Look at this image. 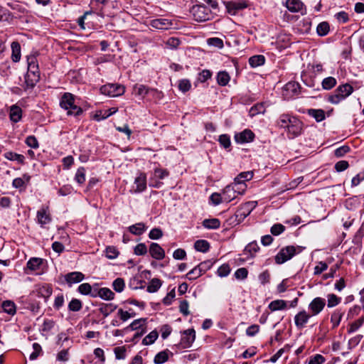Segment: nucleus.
Masks as SVG:
<instances>
[{"label":"nucleus","instance_id":"11","mask_svg":"<svg viewBox=\"0 0 364 364\" xmlns=\"http://www.w3.org/2000/svg\"><path fill=\"white\" fill-rule=\"evenodd\" d=\"M40 80L39 68H28L25 76V83L27 88H33Z\"/></svg>","mask_w":364,"mask_h":364},{"label":"nucleus","instance_id":"32","mask_svg":"<svg viewBox=\"0 0 364 364\" xmlns=\"http://www.w3.org/2000/svg\"><path fill=\"white\" fill-rule=\"evenodd\" d=\"M150 91H155L153 89H149L148 87L144 85H135L133 88V92L134 95L144 97Z\"/></svg>","mask_w":364,"mask_h":364},{"label":"nucleus","instance_id":"41","mask_svg":"<svg viewBox=\"0 0 364 364\" xmlns=\"http://www.w3.org/2000/svg\"><path fill=\"white\" fill-rule=\"evenodd\" d=\"M265 107L264 103H257L252 106L249 110V114L253 117L259 114H264L265 112Z\"/></svg>","mask_w":364,"mask_h":364},{"label":"nucleus","instance_id":"20","mask_svg":"<svg viewBox=\"0 0 364 364\" xmlns=\"http://www.w3.org/2000/svg\"><path fill=\"white\" fill-rule=\"evenodd\" d=\"M84 278L85 275L80 272H70L65 276V280L70 286L73 284L80 282Z\"/></svg>","mask_w":364,"mask_h":364},{"label":"nucleus","instance_id":"18","mask_svg":"<svg viewBox=\"0 0 364 364\" xmlns=\"http://www.w3.org/2000/svg\"><path fill=\"white\" fill-rule=\"evenodd\" d=\"M149 252L155 259L161 260L165 257V251L158 243L152 242L149 246Z\"/></svg>","mask_w":364,"mask_h":364},{"label":"nucleus","instance_id":"51","mask_svg":"<svg viewBox=\"0 0 364 364\" xmlns=\"http://www.w3.org/2000/svg\"><path fill=\"white\" fill-rule=\"evenodd\" d=\"M105 255L108 259H113L118 257L119 252L114 246H108L105 249Z\"/></svg>","mask_w":364,"mask_h":364},{"label":"nucleus","instance_id":"39","mask_svg":"<svg viewBox=\"0 0 364 364\" xmlns=\"http://www.w3.org/2000/svg\"><path fill=\"white\" fill-rule=\"evenodd\" d=\"M77 291L82 295H90L95 294V290L92 291V286L89 283H82L77 287Z\"/></svg>","mask_w":364,"mask_h":364},{"label":"nucleus","instance_id":"62","mask_svg":"<svg viewBox=\"0 0 364 364\" xmlns=\"http://www.w3.org/2000/svg\"><path fill=\"white\" fill-rule=\"evenodd\" d=\"M234 275L238 280L245 279L248 276V270L245 267H240L235 271Z\"/></svg>","mask_w":364,"mask_h":364},{"label":"nucleus","instance_id":"21","mask_svg":"<svg viewBox=\"0 0 364 364\" xmlns=\"http://www.w3.org/2000/svg\"><path fill=\"white\" fill-rule=\"evenodd\" d=\"M151 26L156 29L166 30L172 26V23L168 19L156 18L151 21Z\"/></svg>","mask_w":364,"mask_h":364},{"label":"nucleus","instance_id":"55","mask_svg":"<svg viewBox=\"0 0 364 364\" xmlns=\"http://www.w3.org/2000/svg\"><path fill=\"white\" fill-rule=\"evenodd\" d=\"M33 353L30 355V360H34L36 359H37V358L41 355V354H43V350H42V348L41 346V345L38 343H34L33 344Z\"/></svg>","mask_w":364,"mask_h":364},{"label":"nucleus","instance_id":"9","mask_svg":"<svg viewBox=\"0 0 364 364\" xmlns=\"http://www.w3.org/2000/svg\"><path fill=\"white\" fill-rule=\"evenodd\" d=\"M256 206V202L249 201L242 204L235 212L236 218H239V221L243 220L248 216Z\"/></svg>","mask_w":364,"mask_h":364},{"label":"nucleus","instance_id":"56","mask_svg":"<svg viewBox=\"0 0 364 364\" xmlns=\"http://www.w3.org/2000/svg\"><path fill=\"white\" fill-rule=\"evenodd\" d=\"M336 85V80L333 77H328L323 80L322 87L325 90H330Z\"/></svg>","mask_w":364,"mask_h":364},{"label":"nucleus","instance_id":"27","mask_svg":"<svg viewBox=\"0 0 364 364\" xmlns=\"http://www.w3.org/2000/svg\"><path fill=\"white\" fill-rule=\"evenodd\" d=\"M10 119L14 122H18L22 117V109L20 107L14 105L10 107L9 111Z\"/></svg>","mask_w":364,"mask_h":364},{"label":"nucleus","instance_id":"22","mask_svg":"<svg viewBox=\"0 0 364 364\" xmlns=\"http://www.w3.org/2000/svg\"><path fill=\"white\" fill-rule=\"evenodd\" d=\"M31 180V176L25 173L23 175L22 178H16L13 180L12 186L15 188H18L20 190H25L26 188V183H29Z\"/></svg>","mask_w":364,"mask_h":364},{"label":"nucleus","instance_id":"17","mask_svg":"<svg viewBox=\"0 0 364 364\" xmlns=\"http://www.w3.org/2000/svg\"><path fill=\"white\" fill-rule=\"evenodd\" d=\"M134 193H141L146 189V175L145 173L139 172L134 179Z\"/></svg>","mask_w":364,"mask_h":364},{"label":"nucleus","instance_id":"19","mask_svg":"<svg viewBox=\"0 0 364 364\" xmlns=\"http://www.w3.org/2000/svg\"><path fill=\"white\" fill-rule=\"evenodd\" d=\"M114 293L109 288L102 287L98 290H95V294H92V297L100 296L101 299L110 301L114 299Z\"/></svg>","mask_w":364,"mask_h":364},{"label":"nucleus","instance_id":"33","mask_svg":"<svg viewBox=\"0 0 364 364\" xmlns=\"http://www.w3.org/2000/svg\"><path fill=\"white\" fill-rule=\"evenodd\" d=\"M42 263V259L38 257H32L27 262L26 268L30 271H36L40 269Z\"/></svg>","mask_w":364,"mask_h":364},{"label":"nucleus","instance_id":"36","mask_svg":"<svg viewBox=\"0 0 364 364\" xmlns=\"http://www.w3.org/2000/svg\"><path fill=\"white\" fill-rule=\"evenodd\" d=\"M202 225L207 229H218L220 227V221L218 218L205 219Z\"/></svg>","mask_w":364,"mask_h":364},{"label":"nucleus","instance_id":"16","mask_svg":"<svg viewBox=\"0 0 364 364\" xmlns=\"http://www.w3.org/2000/svg\"><path fill=\"white\" fill-rule=\"evenodd\" d=\"M52 218L49 213L48 208L43 207L37 212V221L43 227L51 222Z\"/></svg>","mask_w":364,"mask_h":364},{"label":"nucleus","instance_id":"28","mask_svg":"<svg viewBox=\"0 0 364 364\" xmlns=\"http://www.w3.org/2000/svg\"><path fill=\"white\" fill-rule=\"evenodd\" d=\"M117 308V306L112 304H101L99 307V311L104 316L105 318L107 317L110 314L114 312Z\"/></svg>","mask_w":364,"mask_h":364},{"label":"nucleus","instance_id":"60","mask_svg":"<svg viewBox=\"0 0 364 364\" xmlns=\"http://www.w3.org/2000/svg\"><path fill=\"white\" fill-rule=\"evenodd\" d=\"M286 228L282 224L277 223L271 227L270 232L273 235L277 236L284 232Z\"/></svg>","mask_w":364,"mask_h":364},{"label":"nucleus","instance_id":"13","mask_svg":"<svg viewBox=\"0 0 364 364\" xmlns=\"http://www.w3.org/2000/svg\"><path fill=\"white\" fill-rule=\"evenodd\" d=\"M285 6L291 13L306 14V7L304 3L300 0H287Z\"/></svg>","mask_w":364,"mask_h":364},{"label":"nucleus","instance_id":"58","mask_svg":"<svg viewBox=\"0 0 364 364\" xmlns=\"http://www.w3.org/2000/svg\"><path fill=\"white\" fill-rule=\"evenodd\" d=\"M148 252L146 245L144 243H139L134 248V253L136 255H145Z\"/></svg>","mask_w":364,"mask_h":364},{"label":"nucleus","instance_id":"2","mask_svg":"<svg viewBox=\"0 0 364 364\" xmlns=\"http://www.w3.org/2000/svg\"><path fill=\"white\" fill-rule=\"evenodd\" d=\"M74 95L71 93H65L60 100V106L62 108L68 110V114L78 116L82 113L81 107L74 104Z\"/></svg>","mask_w":364,"mask_h":364},{"label":"nucleus","instance_id":"43","mask_svg":"<svg viewBox=\"0 0 364 364\" xmlns=\"http://www.w3.org/2000/svg\"><path fill=\"white\" fill-rule=\"evenodd\" d=\"M3 311L10 315H14L16 311V308L14 302L6 300L2 303Z\"/></svg>","mask_w":364,"mask_h":364},{"label":"nucleus","instance_id":"38","mask_svg":"<svg viewBox=\"0 0 364 364\" xmlns=\"http://www.w3.org/2000/svg\"><path fill=\"white\" fill-rule=\"evenodd\" d=\"M68 309L70 311H80L82 309V302L79 299L73 298L69 302Z\"/></svg>","mask_w":364,"mask_h":364},{"label":"nucleus","instance_id":"40","mask_svg":"<svg viewBox=\"0 0 364 364\" xmlns=\"http://www.w3.org/2000/svg\"><path fill=\"white\" fill-rule=\"evenodd\" d=\"M259 247L256 241L250 242L245 248L244 253H249L250 257L252 258L255 256V254L259 251Z\"/></svg>","mask_w":364,"mask_h":364},{"label":"nucleus","instance_id":"59","mask_svg":"<svg viewBox=\"0 0 364 364\" xmlns=\"http://www.w3.org/2000/svg\"><path fill=\"white\" fill-rule=\"evenodd\" d=\"M231 271L230 267L228 264H223L217 270V274L220 277L228 276Z\"/></svg>","mask_w":364,"mask_h":364},{"label":"nucleus","instance_id":"44","mask_svg":"<svg viewBox=\"0 0 364 364\" xmlns=\"http://www.w3.org/2000/svg\"><path fill=\"white\" fill-rule=\"evenodd\" d=\"M265 62V58L262 55L252 56L249 58V64L252 68L262 65Z\"/></svg>","mask_w":364,"mask_h":364},{"label":"nucleus","instance_id":"53","mask_svg":"<svg viewBox=\"0 0 364 364\" xmlns=\"http://www.w3.org/2000/svg\"><path fill=\"white\" fill-rule=\"evenodd\" d=\"M112 287L117 292H122L125 287L124 279L118 277L112 282Z\"/></svg>","mask_w":364,"mask_h":364},{"label":"nucleus","instance_id":"37","mask_svg":"<svg viewBox=\"0 0 364 364\" xmlns=\"http://www.w3.org/2000/svg\"><path fill=\"white\" fill-rule=\"evenodd\" d=\"M162 285V281L158 278H154L147 286L146 291L149 293L156 292Z\"/></svg>","mask_w":364,"mask_h":364},{"label":"nucleus","instance_id":"49","mask_svg":"<svg viewBox=\"0 0 364 364\" xmlns=\"http://www.w3.org/2000/svg\"><path fill=\"white\" fill-rule=\"evenodd\" d=\"M85 173L86 170L84 167L77 168L75 175V180L78 184L82 185L85 182Z\"/></svg>","mask_w":364,"mask_h":364},{"label":"nucleus","instance_id":"5","mask_svg":"<svg viewBox=\"0 0 364 364\" xmlns=\"http://www.w3.org/2000/svg\"><path fill=\"white\" fill-rule=\"evenodd\" d=\"M52 294V285L50 284L43 283L36 284L33 290L31 293V296H36L39 298H43L44 301L46 303L48 302Z\"/></svg>","mask_w":364,"mask_h":364},{"label":"nucleus","instance_id":"25","mask_svg":"<svg viewBox=\"0 0 364 364\" xmlns=\"http://www.w3.org/2000/svg\"><path fill=\"white\" fill-rule=\"evenodd\" d=\"M253 175L252 171L242 172L235 178L234 182L237 183L240 187H243V185L247 186L245 181H250Z\"/></svg>","mask_w":364,"mask_h":364},{"label":"nucleus","instance_id":"45","mask_svg":"<svg viewBox=\"0 0 364 364\" xmlns=\"http://www.w3.org/2000/svg\"><path fill=\"white\" fill-rule=\"evenodd\" d=\"M341 302V298L334 294L327 295V306L328 308H333Z\"/></svg>","mask_w":364,"mask_h":364},{"label":"nucleus","instance_id":"14","mask_svg":"<svg viewBox=\"0 0 364 364\" xmlns=\"http://www.w3.org/2000/svg\"><path fill=\"white\" fill-rule=\"evenodd\" d=\"M313 316L305 310L300 311L294 316V323L298 329H303L308 323L309 318Z\"/></svg>","mask_w":364,"mask_h":364},{"label":"nucleus","instance_id":"3","mask_svg":"<svg viewBox=\"0 0 364 364\" xmlns=\"http://www.w3.org/2000/svg\"><path fill=\"white\" fill-rule=\"evenodd\" d=\"M247 186L240 187L237 183L228 185L223 191V201L229 203L237 198L238 195H243L246 191Z\"/></svg>","mask_w":364,"mask_h":364},{"label":"nucleus","instance_id":"47","mask_svg":"<svg viewBox=\"0 0 364 364\" xmlns=\"http://www.w3.org/2000/svg\"><path fill=\"white\" fill-rule=\"evenodd\" d=\"M230 75L225 71H220L217 75V82L221 86H225L230 81Z\"/></svg>","mask_w":364,"mask_h":364},{"label":"nucleus","instance_id":"15","mask_svg":"<svg viewBox=\"0 0 364 364\" xmlns=\"http://www.w3.org/2000/svg\"><path fill=\"white\" fill-rule=\"evenodd\" d=\"M24 309L29 310L33 314L36 315L40 313L41 304L30 295L24 301Z\"/></svg>","mask_w":364,"mask_h":364},{"label":"nucleus","instance_id":"48","mask_svg":"<svg viewBox=\"0 0 364 364\" xmlns=\"http://www.w3.org/2000/svg\"><path fill=\"white\" fill-rule=\"evenodd\" d=\"M159 336V333L157 331L154 330L150 332L142 341V344L144 346L151 345L154 343V341L157 339Z\"/></svg>","mask_w":364,"mask_h":364},{"label":"nucleus","instance_id":"64","mask_svg":"<svg viewBox=\"0 0 364 364\" xmlns=\"http://www.w3.org/2000/svg\"><path fill=\"white\" fill-rule=\"evenodd\" d=\"M213 265V262L211 260H205L200 262L197 265L199 271H200L203 274L209 270L212 266Z\"/></svg>","mask_w":364,"mask_h":364},{"label":"nucleus","instance_id":"42","mask_svg":"<svg viewBox=\"0 0 364 364\" xmlns=\"http://www.w3.org/2000/svg\"><path fill=\"white\" fill-rule=\"evenodd\" d=\"M194 247L197 251L206 252L210 249V243L205 240H198L194 243Z\"/></svg>","mask_w":364,"mask_h":364},{"label":"nucleus","instance_id":"61","mask_svg":"<svg viewBox=\"0 0 364 364\" xmlns=\"http://www.w3.org/2000/svg\"><path fill=\"white\" fill-rule=\"evenodd\" d=\"M317 33L319 36H326L329 31V25L327 22L320 23L316 28Z\"/></svg>","mask_w":364,"mask_h":364},{"label":"nucleus","instance_id":"63","mask_svg":"<svg viewBox=\"0 0 364 364\" xmlns=\"http://www.w3.org/2000/svg\"><path fill=\"white\" fill-rule=\"evenodd\" d=\"M350 149L348 145L341 146L334 151V156L337 158L343 156L345 154L350 151Z\"/></svg>","mask_w":364,"mask_h":364},{"label":"nucleus","instance_id":"31","mask_svg":"<svg viewBox=\"0 0 364 364\" xmlns=\"http://www.w3.org/2000/svg\"><path fill=\"white\" fill-rule=\"evenodd\" d=\"M4 157L10 161H16L19 164H25V157L22 154H19L13 151H8L4 154Z\"/></svg>","mask_w":364,"mask_h":364},{"label":"nucleus","instance_id":"30","mask_svg":"<svg viewBox=\"0 0 364 364\" xmlns=\"http://www.w3.org/2000/svg\"><path fill=\"white\" fill-rule=\"evenodd\" d=\"M343 314L344 312L341 309H336L331 314V323L332 324L333 329L337 328L339 326Z\"/></svg>","mask_w":364,"mask_h":364},{"label":"nucleus","instance_id":"8","mask_svg":"<svg viewBox=\"0 0 364 364\" xmlns=\"http://www.w3.org/2000/svg\"><path fill=\"white\" fill-rule=\"evenodd\" d=\"M191 12L194 19L197 21L202 22L209 19L210 11L203 5L193 6Z\"/></svg>","mask_w":364,"mask_h":364},{"label":"nucleus","instance_id":"23","mask_svg":"<svg viewBox=\"0 0 364 364\" xmlns=\"http://www.w3.org/2000/svg\"><path fill=\"white\" fill-rule=\"evenodd\" d=\"M173 353L168 349L160 351L154 356V363L155 364H163L168 360L169 356H173Z\"/></svg>","mask_w":364,"mask_h":364},{"label":"nucleus","instance_id":"57","mask_svg":"<svg viewBox=\"0 0 364 364\" xmlns=\"http://www.w3.org/2000/svg\"><path fill=\"white\" fill-rule=\"evenodd\" d=\"M203 274L199 271L198 267L196 266L186 274V278L188 280H195L202 276Z\"/></svg>","mask_w":364,"mask_h":364},{"label":"nucleus","instance_id":"46","mask_svg":"<svg viewBox=\"0 0 364 364\" xmlns=\"http://www.w3.org/2000/svg\"><path fill=\"white\" fill-rule=\"evenodd\" d=\"M308 113L317 122H321L325 119V112L322 109H310L308 110Z\"/></svg>","mask_w":364,"mask_h":364},{"label":"nucleus","instance_id":"4","mask_svg":"<svg viewBox=\"0 0 364 364\" xmlns=\"http://www.w3.org/2000/svg\"><path fill=\"white\" fill-rule=\"evenodd\" d=\"M353 91V87L349 84L338 86L333 94L329 97L332 104H338L341 101L348 97Z\"/></svg>","mask_w":364,"mask_h":364},{"label":"nucleus","instance_id":"34","mask_svg":"<svg viewBox=\"0 0 364 364\" xmlns=\"http://www.w3.org/2000/svg\"><path fill=\"white\" fill-rule=\"evenodd\" d=\"M11 59L14 62H18L21 59V46L18 42L14 41L11 43Z\"/></svg>","mask_w":364,"mask_h":364},{"label":"nucleus","instance_id":"54","mask_svg":"<svg viewBox=\"0 0 364 364\" xmlns=\"http://www.w3.org/2000/svg\"><path fill=\"white\" fill-rule=\"evenodd\" d=\"M146 318H139L136 319L134 321H132L127 328L126 329H130L132 331H136V330H141L142 328H141L143 324L146 322Z\"/></svg>","mask_w":364,"mask_h":364},{"label":"nucleus","instance_id":"50","mask_svg":"<svg viewBox=\"0 0 364 364\" xmlns=\"http://www.w3.org/2000/svg\"><path fill=\"white\" fill-rule=\"evenodd\" d=\"M364 323V316L351 323L347 329L348 333H352L357 331Z\"/></svg>","mask_w":364,"mask_h":364},{"label":"nucleus","instance_id":"12","mask_svg":"<svg viewBox=\"0 0 364 364\" xmlns=\"http://www.w3.org/2000/svg\"><path fill=\"white\" fill-rule=\"evenodd\" d=\"M326 306V300L321 297L314 298L309 304V313L313 316L319 314Z\"/></svg>","mask_w":364,"mask_h":364},{"label":"nucleus","instance_id":"29","mask_svg":"<svg viewBox=\"0 0 364 364\" xmlns=\"http://www.w3.org/2000/svg\"><path fill=\"white\" fill-rule=\"evenodd\" d=\"M268 308L271 311L284 310L287 308V303L282 299H277L269 303Z\"/></svg>","mask_w":364,"mask_h":364},{"label":"nucleus","instance_id":"26","mask_svg":"<svg viewBox=\"0 0 364 364\" xmlns=\"http://www.w3.org/2000/svg\"><path fill=\"white\" fill-rule=\"evenodd\" d=\"M288 134L298 136L303 134L302 122L299 119H293V124L290 126Z\"/></svg>","mask_w":364,"mask_h":364},{"label":"nucleus","instance_id":"35","mask_svg":"<svg viewBox=\"0 0 364 364\" xmlns=\"http://www.w3.org/2000/svg\"><path fill=\"white\" fill-rule=\"evenodd\" d=\"M129 231L134 235H141L146 230V226L143 223H138L128 228Z\"/></svg>","mask_w":364,"mask_h":364},{"label":"nucleus","instance_id":"1","mask_svg":"<svg viewBox=\"0 0 364 364\" xmlns=\"http://www.w3.org/2000/svg\"><path fill=\"white\" fill-rule=\"evenodd\" d=\"M301 251L302 247L300 246L288 245L282 247L274 257L275 262L282 264Z\"/></svg>","mask_w":364,"mask_h":364},{"label":"nucleus","instance_id":"24","mask_svg":"<svg viewBox=\"0 0 364 364\" xmlns=\"http://www.w3.org/2000/svg\"><path fill=\"white\" fill-rule=\"evenodd\" d=\"M293 119H297L294 117H291L289 114H282L278 119V125L281 128H284L289 131L290 126L293 124Z\"/></svg>","mask_w":364,"mask_h":364},{"label":"nucleus","instance_id":"7","mask_svg":"<svg viewBox=\"0 0 364 364\" xmlns=\"http://www.w3.org/2000/svg\"><path fill=\"white\" fill-rule=\"evenodd\" d=\"M100 92L109 97H117L124 93L125 87L118 84H108L101 87Z\"/></svg>","mask_w":364,"mask_h":364},{"label":"nucleus","instance_id":"10","mask_svg":"<svg viewBox=\"0 0 364 364\" xmlns=\"http://www.w3.org/2000/svg\"><path fill=\"white\" fill-rule=\"evenodd\" d=\"M196 339V332L193 328H189L183 332L179 346L181 348H188L191 347Z\"/></svg>","mask_w":364,"mask_h":364},{"label":"nucleus","instance_id":"6","mask_svg":"<svg viewBox=\"0 0 364 364\" xmlns=\"http://www.w3.org/2000/svg\"><path fill=\"white\" fill-rule=\"evenodd\" d=\"M224 4L229 14L236 15L240 11L248 7L249 4L245 0L224 1Z\"/></svg>","mask_w":364,"mask_h":364},{"label":"nucleus","instance_id":"52","mask_svg":"<svg viewBox=\"0 0 364 364\" xmlns=\"http://www.w3.org/2000/svg\"><path fill=\"white\" fill-rule=\"evenodd\" d=\"M37 53H32L27 57L28 68H38V63L37 60Z\"/></svg>","mask_w":364,"mask_h":364}]
</instances>
